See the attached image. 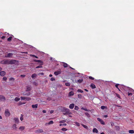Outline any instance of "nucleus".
Wrapping results in <instances>:
<instances>
[{
	"label": "nucleus",
	"mask_w": 134,
	"mask_h": 134,
	"mask_svg": "<svg viewBox=\"0 0 134 134\" xmlns=\"http://www.w3.org/2000/svg\"><path fill=\"white\" fill-rule=\"evenodd\" d=\"M61 110L63 112H64L63 114L64 115H69L72 114L69 109L64 107H62Z\"/></svg>",
	"instance_id": "1"
},
{
	"label": "nucleus",
	"mask_w": 134,
	"mask_h": 134,
	"mask_svg": "<svg viewBox=\"0 0 134 134\" xmlns=\"http://www.w3.org/2000/svg\"><path fill=\"white\" fill-rule=\"evenodd\" d=\"M5 115L6 117H8L10 116V113L8 109H5Z\"/></svg>",
	"instance_id": "2"
},
{
	"label": "nucleus",
	"mask_w": 134,
	"mask_h": 134,
	"mask_svg": "<svg viewBox=\"0 0 134 134\" xmlns=\"http://www.w3.org/2000/svg\"><path fill=\"white\" fill-rule=\"evenodd\" d=\"M13 54L11 53L6 54L5 57L6 58H11L12 57Z\"/></svg>",
	"instance_id": "3"
},
{
	"label": "nucleus",
	"mask_w": 134,
	"mask_h": 134,
	"mask_svg": "<svg viewBox=\"0 0 134 134\" xmlns=\"http://www.w3.org/2000/svg\"><path fill=\"white\" fill-rule=\"evenodd\" d=\"M6 100L5 97L4 96L2 95H0V101H4Z\"/></svg>",
	"instance_id": "4"
},
{
	"label": "nucleus",
	"mask_w": 134,
	"mask_h": 134,
	"mask_svg": "<svg viewBox=\"0 0 134 134\" xmlns=\"http://www.w3.org/2000/svg\"><path fill=\"white\" fill-rule=\"evenodd\" d=\"M43 132V130L42 129H38L35 131V132L36 133H41Z\"/></svg>",
	"instance_id": "5"
},
{
	"label": "nucleus",
	"mask_w": 134,
	"mask_h": 134,
	"mask_svg": "<svg viewBox=\"0 0 134 134\" xmlns=\"http://www.w3.org/2000/svg\"><path fill=\"white\" fill-rule=\"evenodd\" d=\"M1 63L3 64H9V60H3L1 62Z\"/></svg>",
	"instance_id": "6"
},
{
	"label": "nucleus",
	"mask_w": 134,
	"mask_h": 134,
	"mask_svg": "<svg viewBox=\"0 0 134 134\" xmlns=\"http://www.w3.org/2000/svg\"><path fill=\"white\" fill-rule=\"evenodd\" d=\"M16 60H9V64H12L15 63Z\"/></svg>",
	"instance_id": "7"
},
{
	"label": "nucleus",
	"mask_w": 134,
	"mask_h": 134,
	"mask_svg": "<svg viewBox=\"0 0 134 134\" xmlns=\"http://www.w3.org/2000/svg\"><path fill=\"white\" fill-rule=\"evenodd\" d=\"M97 120L100 122V123L102 125H105V122H104L102 119L99 118H97Z\"/></svg>",
	"instance_id": "8"
},
{
	"label": "nucleus",
	"mask_w": 134,
	"mask_h": 134,
	"mask_svg": "<svg viewBox=\"0 0 134 134\" xmlns=\"http://www.w3.org/2000/svg\"><path fill=\"white\" fill-rule=\"evenodd\" d=\"M61 73V70L59 71H57L54 72V74L56 75H57L59 74H60Z\"/></svg>",
	"instance_id": "9"
},
{
	"label": "nucleus",
	"mask_w": 134,
	"mask_h": 134,
	"mask_svg": "<svg viewBox=\"0 0 134 134\" xmlns=\"http://www.w3.org/2000/svg\"><path fill=\"white\" fill-rule=\"evenodd\" d=\"M75 106L74 104L73 103L70 104L69 106V108L71 109H73Z\"/></svg>",
	"instance_id": "10"
},
{
	"label": "nucleus",
	"mask_w": 134,
	"mask_h": 134,
	"mask_svg": "<svg viewBox=\"0 0 134 134\" xmlns=\"http://www.w3.org/2000/svg\"><path fill=\"white\" fill-rule=\"evenodd\" d=\"M34 60L35 62H37L38 63H41V65H43V62L41 60Z\"/></svg>",
	"instance_id": "11"
},
{
	"label": "nucleus",
	"mask_w": 134,
	"mask_h": 134,
	"mask_svg": "<svg viewBox=\"0 0 134 134\" xmlns=\"http://www.w3.org/2000/svg\"><path fill=\"white\" fill-rule=\"evenodd\" d=\"M5 72L4 71H1L0 72V75L2 76H4L5 75Z\"/></svg>",
	"instance_id": "12"
},
{
	"label": "nucleus",
	"mask_w": 134,
	"mask_h": 134,
	"mask_svg": "<svg viewBox=\"0 0 134 134\" xmlns=\"http://www.w3.org/2000/svg\"><path fill=\"white\" fill-rule=\"evenodd\" d=\"M31 87L30 86H26V91H28L31 90Z\"/></svg>",
	"instance_id": "13"
},
{
	"label": "nucleus",
	"mask_w": 134,
	"mask_h": 134,
	"mask_svg": "<svg viewBox=\"0 0 134 134\" xmlns=\"http://www.w3.org/2000/svg\"><path fill=\"white\" fill-rule=\"evenodd\" d=\"M93 132L94 133H97L98 132V131L97 129L94 128L93 130Z\"/></svg>",
	"instance_id": "14"
},
{
	"label": "nucleus",
	"mask_w": 134,
	"mask_h": 134,
	"mask_svg": "<svg viewBox=\"0 0 134 134\" xmlns=\"http://www.w3.org/2000/svg\"><path fill=\"white\" fill-rule=\"evenodd\" d=\"M38 104H36L32 105V107L33 108H37L38 107Z\"/></svg>",
	"instance_id": "15"
},
{
	"label": "nucleus",
	"mask_w": 134,
	"mask_h": 134,
	"mask_svg": "<svg viewBox=\"0 0 134 134\" xmlns=\"http://www.w3.org/2000/svg\"><path fill=\"white\" fill-rule=\"evenodd\" d=\"M14 120H15L16 123H18L19 122V120L17 118H14Z\"/></svg>",
	"instance_id": "16"
},
{
	"label": "nucleus",
	"mask_w": 134,
	"mask_h": 134,
	"mask_svg": "<svg viewBox=\"0 0 134 134\" xmlns=\"http://www.w3.org/2000/svg\"><path fill=\"white\" fill-rule=\"evenodd\" d=\"M16 125L15 124H14L12 126L13 129L14 130H16L17 129V127H16Z\"/></svg>",
	"instance_id": "17"
},
{
	"label": "nucleus",
	"mask_w": 134,
	"mask_h": 134,
	"mask_svg": "<svg viewBox=\"0 0 134 134\" xmlns=\"http://www.w3.org/2000/svg\"><path fill=\"white\" fill-rule=\"evenodd\" d=\"M37 76V75L35 74H32L31 76V77L32 79L35 78Z\"/></svg>",
	"instance_id": "18"
},
{
	"label": "nucleus",
	"mask_w": 134,
	"mask_h": 134,
	"mask_svg": "<svg viewBox=\"0 0 134 134\" xmlns=\"http://www.w3.org/2000/svg\"><path fill=\"white\" fill-rule=\"evenodd\" d=\"M63 65L64 68L67 67L68 66V64L64 62L63 63Z\"/></svg>",
	"instance_id": "19"
},
{
	"label": "nucleus",
	"mask_w": 134,
	"mask_h": 134,
	"mask_svg": "<svg viewBox=\"0 0 134 134\" xmlns=\"http://www.w3.org/2000/svg\"><path fill=\"white\" fill-rule=\"evenodd\" d=\"M90 86L92 89H94L96 87L95 85L94 84H92Z\"/></svg>",
	"instance_id": "20"
},
{
	"label": "nucleus",
	"mask_w": 134,
	"mask_h": 134,
	"mask_svg": "<svg viewBox=\"0 0 134 134\" xmlns=\"http://www.w3.org/2000/svg\"><path fill=\"white\" fill-rule=\"evenodd\" d=\"M74 93L73 92L71 91L69 93V96H73L74 95Z\"/></svg>",
	"instance_id": "21"
},
{
	"label": "nucleus",
	"mask_w": 134,
	"mask_h": 134,
	"mask_svg": "<svg viewBox=\"0 0 134 134\" xmlns=\"http://www.w3.org/2000/svg\"><path fill=\"white\" fill-rule=\"evenodd\" d=\"M25 129V127L23 126H21L20 127L19 129L21 131H23Z\"/></svg>",
	"instance_id": "22"
},
{
	"label": "nucleus",
	"mask_w": 134,
	"mask_h": 134,
	"mask_svg": "<svg viewBox=\"0 0 134 134\" xmlns=\"http://www.w3.org/2000/svg\"><path fill=\"white\" fill-rule=\"evenodd\" d=\"M20 100V98L17 97H15L14 99L15 101L16 102L18 101L19 100Z\"/></svg>",
	"instance_id": "23"
},
{
	"label": "nucleus",
	"mask_w": 134,
	"mask_h": 134,
	"mask_svg": "<svg viewBox=\"0 0 134 134\" xmlns=\"http://www.w3.org/2000/svg\"><path fill=\"white\" fill-rule=\"evenodd\" d=\"M129 132L130 133H134V131L133 130H129Z\"/></svg>",
	"instance_id": "24"
},
{
	"label": "nucleus",
	"mask_w": 134,
	"mask_h": 134,
	"mask_svg": "<svg viewBox=\"0 0 134 134\" xmlns=\"http://www.w3.org/2000/svg\"><path fill=\"white\" fill-rule=\"evenodd\" d=\"M30 55L31 57H35V58H38V57L37 56H35L34 55L30 54Z\"/></svg>",
	"instance_id": "25"
},
{
	"label": "nucleus",
	"mask_w": 134,
	"mask_h": 134,
	"mask_svg": "<svg viewBox=\"0 0 134 134\" xmlns=\"http://www.w3.org/2000/svg\"><path fill=\"white\" fill-rule=\"evenodd\" d=\"M83 81V79H79L77 81V82L79 83H81Z\"/></svg>",
	"instance_id": "26"
},
{
	"label": "nucleus",
	"mask_w": 134,
	"mask_h": 134,
	"mask_svg": "<svg viewBox=\"0 0 134 134\" xmlns=\"http://www.w3.org/2000/svg\"><path fill=\"white\" fill-rule=\"evenodd\" d=\"M12 37H10L9 38H7V41H10L12 40Z\"/></svg>",
	"instance_id": "27"
},
{
	"label": "nucleus",
	"mask_w": 134,
	"mask_h": 134,
	"mask_svg": "<svg viewBox=\"0 0 134 134\" xmlns=\"http://www.w3.org/2000/svg\"><path fill=\"white\" fill-rule=\"evenodd\" d=\"M31 99V98L30 97H26L25 100L26 101H29Z\"/></svg>",
	"instance_id": "28"
},
{
	"label": "nucleus",
	"mask_w": 134,
	"mask_h": 134,
	"mask_svg": "<svg viewBox=\"0 0 134 134\" xmlns=\"http://www.w3.org/2000/svg\"><path fill=\"white\" fill-rule=\"evenodd\" d=\"M82 125L84 128L87 129H88V127L87 126L83 124H82Z\"/></svg>",
	"instance_id": "29"
},
{
	"label": "nucleus",
	"mask_w": 134,
	"mask_h": 134,
	"mask_svg": "<svg viewBox=\"0 0 134 134\" xmlns=\"http://www.w3.org/2000/svg\"><path fill=\"white\" fill-rule=\"evenodd\" d=\"M42 68V66L41 65H39L37 66L36 67V68Z\"/></svg>",
	"instance_id": "30"
},
{
	"label": "nucleus",
	"mask_w": 134,
	"mask_h": 134,
	"mask_svg": "<svg viewBox=\"0 0 134 134\" xmlns=\"http://www.w3.org/2000/svg\"><path fill=\"white\" fill-rule=\"evenodd\" d=\"M79 109V108L76 105L75 106V107L74 108V109L75 110H78Z\"/></svg>",
	"instance_id": "31"
},
{
	"label": "nucleus",
	"mask_w": 134,
	"mask_h": 134,
	"mask_svg": "<svg viewBox=\"0 0 134 134\" xmlns=\"http://www.w3.org/2000/svg\"><path fill=\"white\" fill-rule=\"evenodd\" d=\"M66 122V121L65 120H62V121H59V123H64V122Z\"/></svg>",
	"instance_id": "32"
},
{
	"label": "nucleus",
	"mask_w": 134,
	"mask_h": 134,
	"mask_svg": "<svg viewBox=\"0 0 134 134\" xmlns=\"http://www.w3.org/2000/svg\"><path fill=\"white\" fill-rule=\"evenodd\" d=\"M53 123V122L52 120L50 121L48 123V124L49 125H50L51 124H52Z\"/></svg>",
	"instance_id": "33"
},
{
	"label": "nucleus",
	"mask_w": 134,
	"mask_h": 134,
	"mask_svg": "<svg viewBox=\"0 0 134 134\" xmlns=\"http://www.w3.org/2000/svg\"><path fill=\"white\" fill-rule=\"evenodd\" d=\"M85 114L87 117H90V115L89 113H85Z\"/></svg>",
	"instance_id": "34"
},
{
	"label": "nucleus",
	"mask_w": 134,
	"mask_h": 134,
	"mask_svg": "<svg viewBox=\"0 0 134 134\" xmlns=\"http://www.w3.org/2000/svg\"><path fill=\"white\" fill-rule=\"evenodd\" d=\"M119 85V84H116L115 85V86L116 87V88H117L118 90L119 91H120V89H119V88H118V86Z\"/></svg>",
	"instance_id": "35"
},
{
	"label": "nucleus",
	"mask_w": 134,
	"mask_h": 134,
	"mask_svg": "<svg viewBox=\"0 0 134 134\" xmlns=\"http://www.w3.org/2000/svg\"><path fill=\"white\" fill-rule=\"evenodd\" d=\"M77 91L78 92H81L82 93L83 92V91H82V90H81V89H78L77 90Z\"/></svg>",
	"instance_id": "36"
},
{
	"label": "nucleus",
	"mask_w": 134,
	"mask_h": 134,
	"mask_svg": "<svg viewBox=\"0 0 134 134\" xmlns=\"http://www.w3.org/2000/svg\"><path fill=\"white\" fill-rule=\"evenodd\" d=\"M81 109H83V110L86 111H90V110H88L87 109H86V108H85L83 107H82L81 108Z\"/></svg>",
	"instance_id": "37"
},
{
	"label": "nucleus",
	"mask_w": 134,
	"mask_h": 134,
	"mask_svg": "<svg viewBox=\"0 0 134 134\" xmlns=\"http://www.w3.org/2000/svg\"><path fill=\"white\" fill-rule=\"evenodd\" d=\"M106 108V107L104 106H102L101 107V108L102 109H105Z\"/></svg>",
	"instance_id": "38"
},
{
	"label": "nucleus",
	"mask_w": 134,
	"mask_h": 134,
	"mask_svg": "<svg viewBox=\"0 0 134 134\" xmlns=\"http://www.w3.org/2000/svg\"><path fill=\"white\" fill-rule=\"evenodd\" d=\"M62 130L63 131H65L67 130V129L65 128H63L62 129Z\"/></svg>",
	"instance_id": "39"
},
{
	"label": "nucleus",
	"mask_w": 134,
	"mask_h": 134,
	"mask_svg": "<svg viewBox=\"0 0 134 134\" xmlns=\"http://www.w3.org/2000/svg\"><path fill=\"white\" fill-rule=\"evenodd\" d=\"M65 85L66 86H70V84L69 83H65Z\"/></svg>",
	"instance_id": "40"
},
{
	"label": "nucleus",
	"mask_w": 134,
	"mask_h": 134,
	"mask_svg": "<svg viewBox=\"0 0 134 134\" xmlns=\"http://www.w3.org/2000/svg\"><path fill=\"white\" fill-rule=\"evenodd\" d=\"M7 77L5 76L3 78V80L4 81H6L7 80Z\"/></svg>",
	"instance_id": "41"
},
{
	"label": "nucleus",
	"mask_w": 134,
	"mask_h": 134,
	"mask_svg": "<svg viewBox=\"0 0 134 134\" xmlns=\"http://www.w3.org/2000/svg\"><path fill=\"white\" fill-rule=\"evenodd\" d=\"M75 123L76 124V125L78 126H80V124L79 123L77 122H75Z\"/></svg>",
	"instance_id": "42"
},
{
	"label": "nucleus",
	"mask_w": 134,
	"mask_h": 134,
	"mask_svg": "<svg viewBox=\"0 0 134 134\" xmlns=\"http://www.w3.org/2000/svg\"><path fill=\"white\" fill-rule=\"evenodd\" d=\"M50 80L51 81H55V79L53 77H52L51 79Z\"/></svg>",
	"instance_id": "43"
},
{
	"label": "nucleus",
	"mask_w": 134,
	"mask_h": 134,
	"mask_svg": "<svg viewBox=\"0 0 134 134\" xmlns=\"http://www.w3.org/2000/svg\"><path fill=\"white\" fill-rule=\"evenodd\" d=\"M78 98H81L82 97V95L80 94H79L78 95Z\"/></svg>",
	"instance_id": "44"
},
{
	"label": "nucleus",
	"mask_w": 134,
	"mask_h": 134,
	"mask_svg": "<svg viewBox=\"0 0 134 134\" xmlns=\"http://www.w3.org/2000/svg\"><path fill=\"white\" fill-rule=\"evenodd\" d=\"M30 94V92H29L27 93L24 94V95H26L27 96H29Z\"/></svg>",
	"instance_id": "45"
},
{
	"label": "nucleus",
	"mask_w": 134,
	"mask_h": 134,
	"mask_svg": "<svg viewBox=\"0 0 134 134\" xmlns=\"http://www.w3.org/2000/svg\"><path fill=\"white\" fill-rule=\"evenodd\" d=\"M26 98L25 97H21V100H25Z\"/></svg>",
	"instance_id": "46"
},
{
	"label": "nucleus",
	"mask_w": 134,
	"mask_h": 134,
	"mask_svg": "<svg viewBox=\"0 0 134 134\" xmlns=\"http://www.w3.org/2000/svg\"><path fill=\"white\" fill-rule=\"evenodd\" d=\"M89 78L90 79H91V80H93L94 79V78L93 77H92V76H89Z\"/></svg>",
	"instance_id": "47"
},
{
	"label": "nucleus",
	"mask_w": 134,
	"mask_h": 134,
	"mask_svg": "<svg viewBox=\"0 0 134 134\" xmlns=\"http://www.w3.org/2000/svg\"><path fill=\"white\" fill-rule=\"evenodd\" d=\"M34 84L36 86H37L38 85V83L35 82H34Z\"/></svg>",
	"instance_id": "48"
},
{
	"label": "nucleus",
	"mask_w": 134,
	"mask_h": 134,
	"mask_svg": "<svg viewBox=\"0 0 134 134\" xmlns=\"http://www.w3.org/2000/svg\"><path fill=\"white\" fill-rule=\"evenodd\" d=\"M14 80V79L13 78V77H11V78H10V80Z\"/></svg>",
	"instance_id": "49"
},
{
	"label": "nucleus",
	"mask_w": 134,
	"mask_h": 134,
	"mask_svg": "<svg viewBox=\"0 0 134 134\" xmlns=\"http://www.w3.org/2000/svg\"><path fill=\"white\" fill-rule=\"evenodd\" d=\"M20 76L21 77H24L25 76V75H20Z\"/></svg>",
	"instance_id": "50"
},
{
	"label": "nucleus",
	"mask_w": 134,
	"mask_h": 134,
	"mask_svg": "<svg viewBox=\"0 0 134 134\" xmlns=\"http://www.w3.org/2000/svg\"><path fill=\"white\" fill-rule=\"evenodd\" d=\"M128 95L129 96H132V93H128Z\"/></svg>",
	"instance_id": "51"
},
{
	"label": "nucleus",
	"mask_w": 134,
	"mask_h": 134,
	"mask_svg": "<svg viewBox=\"0 0 134 134\" xmlns=\"http://www.w3.org/2000/svg\"><path fill=\"white\" fill-rule=\"evenodd\" d=\"M116 96L117 97H118L119 98H120V96L119 94H116Z\"/></svg>",
	"instance_id": "52"
},
{
	"label": "nucleus",
	"mask_w": 134,
	"mask_h": 134,
	"mask_svg": "<svg viewBox=\"0 0 134 134\" xmlns=\"http://www.w3.org/2000/svg\"><path fill=\"white\" fill-rule=\"evenodd\" d=\"M42 112L43 113H46V110H43Z\"/></svg>",
	"instance_id": "53"
},
{
	"label": "nucleus",
	"mask_w": 134,
	"mask_h": 134,
	"mask_svg": "<svg viewBox=\"0 0 134 134\" xmlns=\"http://www.w3.org/2000/svg\"><path fill=\"white\" fill-rule=\"evenodd\" d=\"M63 126H66L67 125V124L66 123H64L62 124Z\"/></svg>",
	"instance_id": "54"
},
{
	"label": "nucleus",
	"mask_w": 134,
	"mask_h": 134,
	"mask_svg": "<svg viewBox=\"0 0 134 134\" xmlns=\"http://www.w3.org/2000/svg\"><path fill=\"white\" fill-rule=\"evenodd\" d=\"M47 99L48 100H50L51 99V98L48 97L47 98Z\"/></svg>",
	"instance_id": "55"
},
{
	"label": "nucleus",
	"mask_w": 134,
	"mask_h": 134,
	"mask_svg": "<svg viewBox=\"0 0 134 134\" xmlns=\"http://www.w3.org/2000/svg\"><path fill=\"white\" fill-rule=\"evenodd\" d=\"M54 112V111L53 110H51L50 111V113H51V114H52V113Z\"/></svg>",
	"instance_id": "56"
},
{
	"label": "nucleus",
	"mask_w": 134,
	"mask_h": 134,
	"mask_svg": "<svg viewBox=\"0 0 134 134\" xmlns=\"http://www.w3.org/2000/svg\"><path fill=\"white\" fill-rule=\"evenodd\" d=\"M5 38V36H2L1 37V38L2 39H4Z\"/></svg>",
	"instance_id": "57"
},
{
	"label": "nucleus",
	"mask_w": 134,
	"mask_h": 134,
	"mask_svg": "<svg viewBox=\"0 0 134 134\" xmlns=\"http://www.w3.org/2000/svg\"><path fill=\"white\" fill-rule=\"evenodd\" d=\"M104 117L105 118H106L108 117V116L107 115H105L104 116Z\"/></svg>",
	"instance_id": "58"
},
{
	"label": "nucleus",
	"mask_w": 134,
	"mask_h": 134,
	"mask_svg": "<svg viewBox=\"0 0 134 134\" xmlns=\"http://www.w3.org/2000/svg\"><path fill=\"white\" fill-rule=\"evenodd\" d=\"M20 120L21 121H22L23 120V118L22 117H20Z\"/></svg>",
	"instance_id": "59"
},
{
	"label": "nucleus",
	"mask_w": 134,
	"mask_h": 134,
	"mask_svg": "<svg viewBox=\"0 0 134 134\" xmlns=\"http://www.w3.org/2000/svg\"><path fill=\"white\" fill-rule=\"evenodd\" d=\"M25 53V54H27L28 53V52H23L22 53Z\"/></svg>",
	"instance_id": "60"
},
{
	"label": "nucleus",
	"mask_w": 134,
	"mask_h": 134,
	"mask_svg": "<svg viewBox=\"0 0 134 134\" xmlns=\"http://www.w3.org/2000/svg\"><path fill=\"white\" fill-rule=\"evenodd\" d=\"M22 104H23L21 102H19V105H20Z\"/></svg>",
	"instance_id": "61"
},
{
	"label": "nucleus",
	"mask_w": 134,
	"mask_h": 134,
	"mask_svg": "<svg viewBox=\"0 0 134 134\" xmlns=\"http://www.w3.org/2000/svg\"><path fill=\"white\" fill-rule=\"evenodd\" d=\"M41 74V75H44V73L43 72H42V73H40V74Z\"/></svg>",
	"instance_id": "62"
},
{
	"label": "nucleus",
	"mask_w": 134,
	"mask_h": 134,
	"mask_svg": "<svg viewBox=\"0 0 134 134\" xmlns=\"http://www.w3.org/2000/svg\"><path fill=\"white\" fill-rule=\"evenodd\" d=\"M52 76V74H50L49 75V76L50 77H51Z\"/></svg>",
	"instance_id": "63"
},
{
	"label": "nucleus",
	"mask_w": 134,
	"mask_h": 134,
	"mask_svg": "<svg viewBox=\"0 0 134 134\" xmlns=\"http://www.w3.org/2000/svg\"><path fill=\"white\" fill-rule=\"evenodd\" d=\"M100 134H105L104 132H102Z\"/></svg>",
	"instance_id": "64"
}]
</instances>
